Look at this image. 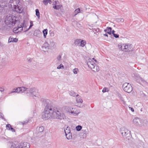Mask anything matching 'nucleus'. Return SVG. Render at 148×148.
Segmentation results:
<instances>
[{"instance_id":"obj_41","label":"nucleus","mask_w":148,"mask_h":148,"mask_svg":"<svg viewBox=\"0 0 148 148\" xmlns=\"http://www.w3.org/2000/svg\"><path fill=\"white\" fill-rule=\"evenodd\" d=\"M57 59L59 61H60L61 60V57L60 55H59L57 57Z\"/></svg>"},{"instance_id":"obj_51","label":"nucleus","mask_w":148,"mask_h":148,"mask_svg":"<svg viewBox=\"0 0 148 148\" xmlns=\"http://www.w3.org/2000/svg\"><path fill=\"white\" fill-rule=\"evenodd\" d=\"M32 60V59H29V60H28V61L29 62H31Z\"/></svg>"},{"instance_id":"obj_15","label":"nucleus","mask_w":148,"mask_h":148,"mask_svg":"<svg viewBox=\"0 0 148 148\" xmlns=\"http://www.w3.org/2000/svg\"><path fill=\"white\" fill-rule=\"evenodd\" d=\"M14 9L16 12L19 13H22L23 11V9L21 6L20 5H18L16 6H14Z\"/></svg>"},{"instance_id":"obj_38","label":"nucleus","mask_w":148,"mask_h":148,"mask_svg":"<svg viewBox=\"0 0 148 148\" xmlns=\"http://www.w3.org/2000/svg\"><path fill=\"white\" fill-rule=\"evenodd\" d=\"M78 70L77 69H74L73 70V73L75 74H77V71H78Z\"/></svg>"},{"instance_id":"obj_29","label":"nucleus","mask_w":148,"mask_h":148,"mask_svg":"<svg viewBox=\"0 0 148 148\" xmlns=\"http://www.w3.org/2000/svg\"><path fill=\"white\" fill-rule=\"evenodd\" d=\"M43 2L45 5H47L48 3H51V0H44Z\"/></svg>"},{"instance_id":"obj_18","label":"nucleus","mask_w":148,"mask_h":148,"mask_svg":"<svg viewBox=\"0 0 148 148\" xmlns=\"http://www.w3.org/2000/svg\"><path fill=\"white\" fill-rule=\"evenodd\" d=\"M18 39L16 38H14L12 37H10L9 38L8 43L10 42H16L18 41Z\"/></svg>"},{"instance_id":"obj_23","label":"nucleus","mask_w":148,"mask_h":148,"mask_svg":"<svg viewBox=\"0 0 148 148\" xmlns=\"http://www.w3.org/2000/svg\"><path fill=\"white\" fill-rule=\"evenodd\" d=\"M92 31L94 32L95 34H96L97 35H98V34H99V32H100V29L98 28L92 29Z\"/></svg>"},{"instance_id":"obj_30","label":"nucleus","mask_w":148,"mask_h":148,"mask_svg":"<svg viewBox=\"0 0 148 148\" xmlns=\"http://www.w3.org/2000/svg\"><path fill=\"white\" fill-rule=\"evenodd\" d=\"M81 40L80 39H76L74 42L75 45L77 46L80 43Z\"/></svg>"},{"instance_id":"obj_28","label":"nucleus","mask_w":148,"mask_h":148,"mask_svg":"<svg viewBox=\"0 0 148 148\" xmlns=\"http://www.w3.org/2000/svg\"><path fill=\"white\" fill-rule=\"evenodd\" d=\"M64 130L65 135L71 133L70 128L69 127H67L66 129Z\"/></svg>"},{"instance_id":"obj_34","label":"nucleus","mask_w":148,"mask_h":148,"mask_svg":"<svg viewBox=\"0 0 148 148\" xmlns=\"http://www.w3.org/2000/svg\"><path fill=\"white\" fill-rule=\"evenodd\" d=\"M64 65L62 64H61L60 65L58 66L57 67V69H64Z\"/></svg>"},{"instance_id":"obj_1","label":"nucleus","mask_w":148,"mask_h":148,"mask_svg":"<svg viewBox=\"0 0 148 148\" xmlns=\"http://www.w3.org/2000/svg\"><path fill=\"white\" fill-rule=\"evenodd\" d=\"M25 92L27 95L34 97H37L38 95V90L34 88H27L24 87H20L16 88H14L12 91L9 93V94L17 92L22 93Z\"/></svg>"},{"instance_id":"obj_45","label":"nucleus","mask_w":148,"mask_h":148,"mask_svg":"<svg viewBox=\"0 0 148 148\" xmlns=\"http://www.w3.org/2000/svg\"><path fill=\"white\" fill-rule=\"evenodd\" d=\"M28 121H24L23 123V125H24L25 124L27 123Z\"/></svg>"},{"instance_id":"obj_52","label":"nucleus","mask_w":148,"mask_h":148,"mask_svg":"<svg viewBox=\"0 0 148 148\" xmlns=\"http://www.w3.org/2000/svg\"><path fill=\"white\" fill-rule=\"evenodd\" d=\"M103 36H106L108 37V35L107 34H103Z\"/></svg>"},{"instance_id":"obj_3","label":"nucleus","mask_w":148,"mask_h":148,"mask_svg":"<svg viewBox=\"0 0 148 148\" xmlns=\"http://www.w3.org/2000/svg\"><path fill=\"white\" fill-rule=\"evenodd\" d=\"M52 106L50 104H47L44 112L42 113V117L44 120H47L52 116Z\"/></svg>"},{"instance_id":"obj_4","label":"nucleus","mask_w":148,"mask_h":148,"mask_svg":"<svg viewBox=\"0 0 148 148\" xmlns=\"http://www.w3.org/2000/svg\"><path fill=\"white\" fill-rule=\"evenodd\" d=\"M64 110L66 112L74 116H77L80 113V112L76 108L69 106H65Z\"/></svg>"},{"instance_id":"obj_8","label":"nucleus","mask_w":148,"mask_h":148,"mask_svg":"<svg viewBox=\"0 0 148 148\" xmlns=\"http://www.w3.org/2000/svg\"><path fill=\"white\" fill-rule=\"evenodd\" d=\"M121 132L122 136L124 138L129 139V137H130V132L127 129L122 127L121 128Z\"/></svg>"},{"instance_id":"obj_32","label":"nucleus","mask_w":148,"mask_h":148,"mask_svg":"<svg viewBox=\"0 0 148 148\" xmlns=\"http://www.w3.org/2000/svg\"><path fill=\"white\" fill-rule=\"evenodd\" d=\"M61 6L60 5H56L54 6H53V8L55 9L58 10L60 8Z\"/></svg>"},{"instance_id":"obj_6","label":"nucleus","mask_w":148,"mask_h":148,"mask_svg":"<svg viewBox=\"0 0 148 148\" xmlns=\"http://www.w3.org/2000/svg\"><path fill=\"white\" fill-rule=\"evenodd\" d=\"M133 122L135 125L139 127L145 126L148 123L147 120H143L138 118H134L133 120Z\"/></svg>"},{"instance_id":"obj_35","label":"nucleus","mask_w":148,"mask_h":148,"mask_svg":"<svg viewBox=\"0 0 148 148\" xmlns=\"http://www.w3.org/2000/svg\"><path fill=\"white\" fill-rule=\"evenodd\" d=\"M49 34L51 36L53 37L54 36L55 34L54 31L52 30L49 31Z\"/></svg>"},{"instance_id":"obj_44","label":"nucleus","mask_w":148,"mask_h":148,"mask_svg":"<svg viewBox=\"0 0 148 148\" xmlns=\"http://www.w3.org/2000/svg\"><path fill=\"white\" fill-rule=\"evenodd\" d=\"M11 130L13 132H15V130H14V129L12 127H11L10 128V130Z\"/></svg>"},{"instance_id":"obj_55","label":"nucleus","mask_w":148,"mask_h":148,"mask_svg":"<svg viewBox=\"0 0 148 148\" xmlns=\"http://www.w3.org/2000/svg\"><path fill=\"white\" fill-rule=\"evenodd\" d=\"M3 46V45L0 42V46Z\"/></svg>"},{"instance_id":"obj_22","label":"nucleus","mask_w":148,"mask_h":148,"mask_svg":"<svg viewBox=\"0 0 148 148\" xmlns=\"http://www.w3.org/2000/svg\"><path fill=\"white\" fill-rule=\"evenodd\" d=\"M124 45L125 44H123L121 43L119 44L118 46V47L120 50L124 51Z\"/></svg>"},{"instance_id":"obj_2","label":"nucleus","mask_w":148,"mask_h":148,"mask_svg":"<svg viewBox=\"0 0 148 148\" xmlns=\"http://www.w3.org/2000/svg\"><path fill=\"white\" fill-rule=\"evenodd\" d=\"M52 118L54 119L62 120L65 118V116L59 109L52 106Z\"/></svg>"},{"instance_id":"obj_26","label":"nucleus","mask_w":148,"mask_h":148,"mask_svg":"<svg viewBox=\"0 0 148 148\" xmlns=\"http://www.w3.org/2000/svg\"><path fill=\"white\" fill-rule=\"evenodd\" d=\"M80 12V10L79 8H78L76 9L74 12H73V14H74V16L76 15L78 13H79Z\"/></svg>"},{"instance_id":"obj_53","label":"nucleus","mask_w":148,"mask_h":148,"mask_svg":"<svg viewBox=\"0 0 148 148\" xmlns=\"http://www.w3.org/2000/svg\"><path fill=\"white\" fill-rule=\"evenodd\" d=\"M120 21L121 22H123L124 21V19L123 18H121Z\"/></svg>"},{"instance_id":"obj_49","label":"nucleus","mask_w":148,"mask_h":148,"mask_svg":"<svg viewBox=\"0 0 148 148\" xmlns=\"http://www.w3.org/2000/svg\"><path fill=\"white\" fill-rule=\"evenodd\" d=\"M3 90H4V89L3 88H0V91H1L2 92V91H3Z\"/></svg>"},{"instance_id":"obj_40","label":"nucleus","mask_w":148,"mask_h":148,"mask_svg":"<svg viewBox=\"0 0 148 148\" xmlns=\"http://www.w3.org/2000/svg\"><path fill=\"white\" fill-rule=\"evenodd\" d=\"M36 12V15H40V13L39 12V10L38 9H36L35 10Z\"/></svg>"},{"instance_id":"obj_13","label":"nucleus","mask_w":148,"mask_h":148,"mask_svg":"<svg viewBox=\"0 0 148 148\" xmlns=\"http://www.w3.org/2000/svg\"><path fill=\"white\" fill-rule=\"evenodd\" d=\"M19 2V0H10L9 2L10 7L14 8V6H16L18 5Z\"/></svg>"},{"instance_id":"obj_9","label":"nucleus","mask_w":148,"mask_h":148,"mask_svg":"<svg viewBox=\"0 0 148 148\" xmlns=\"http://www.w3.org/2000/svg\"><path fill=\"white\" fill-rule=\"evenodd\" d=\"M122 88L125 91L128 93L131 92L132 90V88L131 84L127 83H124L123 85Z\"/></svg>"},{"instance_id":"obj_16","label":"nucleus","mask_w":148,"mask_h":148,"mask_svg":"<svg viewBox=\"0 0 148 148\" xmlns=\"http://www.w3.org/2000/svg\"><path fill=\"white\" fill-rule=\"evenodd\" d=\"M30 144L27 142L21 143L18 148H29L30 147Z\"/></svg>"},{"instance_id":"obj_37","label":"nucleus","mask_w":148,"mask_h":148,"mask_svg":"<svg viewBox=\"0 0 148 148\" xmlns=\"http://www.w3.org/2000/svg\"><path fill=\"white\" fill-rule=\"evenodd\" d=\"M109 91V89L108 88L106 87H105L103 88L102 90V92L103 93L105 92H108Z\"/></svg>"},{"instance_id":"obj_31","label":"nucleus","mask_w":148,"mask_h":148,"mask_svg":"<svg viewBox=\"0 0 148 148\" xmlns=\"http://www.w3.org/2000/svg\"><path fill=\"white\" fill-rule=\"evenodd\" d=\"M43 33L44 37L45 38H46V35L47 34V29H44L43 31Z\"/></svg>"},{"instance_id":"obj_5","label":"nucleus","mask_w":148,"mask_h":148,"mask_svg":"<svg viewBox=\"0 0 148 148\" xmlns=\"http://www.w3.org/2000/svg\"><path fill=\"white\" fill-rule=\"evenodd\" d=\"M86 63L88 67L90 68L92 71L95 72H97L99 71V67L96 66V64L92 59L88 58L86 60Z\"/></svg>"},{"instance_id":"obj_36","label":"nucleus","mask_w":148,"mask_h":148,"mask_svg":"<svg viewBox=\"0 0 148 148\" xmlns=\"http://www.w3.org/2000/svg\"><path fill=\"white\" fill-rule=\"evenodd\" d=\"M76 101L77 103H82L83 102V100L82 99L76 98Z\"/></svg>"},{"instance_id":"obj_56","label":"nucleus","mask_w":148,"mask_h":148,"mask_svg":"<svg viewBox=\"0 0 148 148\" xmlns=\"http://www.w3.org/2000/svg\"><path fill=\"white\" fill-rule=\"evenodd\" d=\"M92 60H94V61H95L96 62H97V60H96L95 59V58H92Z\"/></svg>"},{"instance_id":"obj_27","label":"nucleus","mask_w":148,"mask_h":148,"mask_svg":"<svg viewBox=\"0 0 148 148\" xmlns=\"http://www.w3.org/2000/svg\"><path fill=\"white\" fill-rule=\"evenodd\" d=\"M118 97L120 98V99L123 102V103L124 104H125V102L124 101V99L122 96L120 94H118Z\"/></svg>"},{"instance_id":"obj_43","label":"nucleus","mask_w":148,"mask_h":148,"mask_svg":"<svg viewBox=\"0 0 148 148\" xmlns=\"http://www.w3.org/2000/svg\"><path fill=\"white\" fill-rule=\"evenodd\" d=\"M113 35L114 36V37L116 38H117L119 37V35L118 34H113Z\"/></svg>"},{"instance_id":"obj_48","label":"nucleus","mask_w":148,"mask_h":148,"mask_svg":"<svg viewBox=\"0 0 148 148\" xmlns=\"http://www.w3.org/2000/svg\"><path fill=\"white\" fill-rule=\"evenodd\" d=\"M30 23H31L30 25V26H29V28H30L31 27H32L33 26V24L31 22H30Z\"/></svg>"},{"instance_id":"obj_14","label":"nucleus","mask_w":148,"mask_h":148,"mask_svg":"<svg viewBox=\"0 0 148 148\" xmlns=\"http://www.w3.org/2000/svg\"><path fill=\"white\" fill-rule=\"evenodd\" d=\"M135 80L138 83L142 85H143L142 84H147L146 82L144 81L140 76H138L135 78Z\"/></svg>"},{"instance_id":"obj_25","label":"nucleus","mask_w":148,"mask_h":148,"mask_svg":"<svg viewBox=\"0 0 148 148\" xmlns=\"http://www.w3.org/2000/svg\"><path fill=\"white\" fill-rule=\"evenodd\" d=\"M66 137V138L68 140H70L72 138V134L71 133H69V134H66L65 135Z\"/></svg>"},{"instance_id":"obj_21","label":"nucleus","mask_w":148,"mask_h":148,"mask_svg":"<svg viewBox=\"0 0 148 148\" xmlns=\"http://www.w3.org/2000/svg\"><path fill=\"white\" fill-rule=\"evenodd\" d=\"M69 93L70 95L74 97H77V96L79 95L78 94H77L75 92L72 90L69 92Z\"/></svg>"},{"instance_id":"obj_24","label":"nucleus","mask_w":148,"mask_h":148,"mask_svg":"<svg viewBox=\"0 0 148 148\" xmlns=\"http://www.w3.org/2000/svg\"><path fill=\"white\" fill-rule=\"evenodd\" d=\"M80 46L84 47L86 44V42L85 40H81Z\"/></svg>"},{"instance_id":"obj_57","label":"nucleus","mask_w":148,"mask_h":148,"mask_svg":"<svg viewBox=\"0 0 148 148\" xmlns=\"http://www.w3.org/2000/svg\"><path fill=\"white\" fill-rule=\"evenodd\" d=\"M51 43H52V44H54V42H51Z\"/></svg>"},{"instance_id":"obj_20","label":"nucleus","mask_w":148,"mask_h":148,"mask_svg":"<svg viewBox=\"0 0 148 148\" xmlns=\"http://www.w3.org/2000/svg\"><path fill=\"white\" fill-rule=\"evenodd\" d=\"M112 28L110 27H107L106 28L104 29V31L110 35L111 34Z\"/></svg>"},{"instance_id":"obj_54","label":"nucleus","mask_w":148,"mask_h":148,"mask_svg":"<svg viewBox=\"0 0 148 148\" xmlns=\"http://www.w3.org/2000/svg\"><path fill=\"white\" fill-rule=\"evenodd\" d=\"M37 17H38V19H40V15H37L36 16Z\"/></svg>"},{"instance_id":"obj_12","label":"nucleus","mask_w":148,"mask_h":148,"mask_svg":"<svg viewBox=\"0 0 148 148\" xmlns=\"http://www.w3.org/2000/svg\"><path fill=\"white\" fill-rule=\"evenodd\" d=\"M133 50V47L131 44H125L124 51L125 52L132 51Z\"/></svg>"},{"instance_id":"obj_39","label":"nucleus","mask_w":148,"mask_h":148,"mask_svg":"<svg viewBox=\"0 0 148 148\" xmlns=\"http://www.w3.org/2000/svg\"><path fill=\"white\" fill-rule=\"evenodd\" d=\"M11 127V126L10 124H7L6 125V129L8 130H10V129Z\"/></svg>"},{"instance_id":"obj_42","label":"nucleus","mask_w":148,"mask_h":148,"mask_svg":"<svg viewBox=\"0 0 148 148\" xmlns=\"http://www.w3.org/2000/svg\"><path fill=\"white\" fill-rule=\"evenodd\" d=\"M0 117L1 118H2L3 119L5 120V119L3 117V114L0 112Z\"/></svg>"},{"instance_id":"obj_58","label":"nucleus","mask_w":148,"mask_h":148,"mask_svg":"<svg viewBox=\"0 0 148 148\" xmlns=\"http://www.w3.org/2000/svg\"><path fill=\"white\" fill-rule=\"evenodd\" d=\"M55 3H56V2L55 1Z\"/></svg>"},{"instance_id":"obj_33","label":"nucleus","mask_w":148,"mask_h":148,"mask_svg":"<svg viewBox=\"0 0 148 148\" xmlns=\"http://www.w3.org/2000/svg\"><path fill=\"white\" fill-rule=\"evenodd\" d=\"M82 128V126L80 125H78L76 127V129L77 131H80L81 130Z\"/></svg>"},{"instance_id":"obj_46","label":"nucleus","mask_w":148,"mask_h":148,"mask_svg":"<svg viewBox=\"0 0 148 148\" xmlns=\"http://www.w3.org/2000/svg\"><path fill=\"white\" fill-rule=\"evenodd\" d=\"M129 108L130 109V110H131V111L132 112H134V109L133 108L130 107H129Z\"/></svg>"},{"instance_id":"obj_10","label":"nucleus","mask_w":148,"mask_h":148,"mask_svg":"<svg viewBox=\"0 0 148 148\" xmlns=\"http://www.w3.org/2000/svg\"><path fill=\"white\" fill-rule=\"evenodd\" d=\"M5 22L12 25H14L16 23V20L15 17L9 16L5 21Z\"/></svg>"},{"instance_id":"obj_7","label":"nucleus","mask_w":148,"mask_h":148,"mask_svg":"<svg viewBox=\"0 0 148 148\" xmlns=\"http://www.w3.org/2000/svg\"><path fill=\"white\" fill-rule=\"evenodd\" d=\"M44 130L43 126H41L37 127L36 129V132L34 133V138H38L40 137L42 135L43 132Z\"/></svg>"},{"instance_id":"obj_59","label":"nucleus","mask_w":148,"mask_h":148,"mask_svg":"<svg viewBox=\"0 0 148 148\" xmlns=\"http://www.w3.org/2000/svg\"><path fill=\"white\" fill-rule=\"evenodd\" d=\"M19 29H18V30ZM17 30V29H16V30Z\"/></svg>"},{"instance_id":"obj_47","label":"nucleus","mask_w":148,"mask_h":148,"mask_svg":"<svg viewBox=\"0 0 148 148\" xmlns=\"http://www.w3.org/2000/svg\"><path fill=\"white\" fill-rule=\"evenodd\" d=\"M37 32L36 31H35L34 33V35L35 36H37Z\"/></svg>"},{"instance_id":"obj_19","label":"nucleus","mask_w":148,"mask_h":148,"mask_svg":"<svg viewBox=\"0 0 148 148\" xmlns=\"http://www.w3.org/2000/svg\"><path fill=\"white\" fill-rule=\"evenodd\" d=\"M10 148H16L17 146V143L16 142H11L9 145Z\"/></svg>"},{"instance_id":"obj_11","label":"nucleus","mask_w":148,"mask_h":148,"mask_svg":"<svg viewBox=\"0 0 148 148\" xmlns=\"http://www.w3.org/2000/svg\"><path fill=\"white\" fill-rule=\"evenodd\" d=\"M27 24L25 23V22L24 21L23 23H22L21 25L18 26V27L17 29H20L19 31H20L23 30L24 32H26L29 29V28H27Z\"/></svg>"},{"instance_id":"obj_17","label":"nucleus","mask_w":148,"mask_h":148,"mask_svg":"<svg viewBox=\"0 0 148 148\" xmlns=\"http://www.w3.org/2000/svg\"><path fill=\"white\" fill-rule=\"evenodd\" d=\"M49 48V45L47 42H45L42 47V49L43 51H45L46 50H48Z\"/></svg>"},{"instance_id":"obj_50","label":"nucleus","mask_w":148,"mask_h":148,"mask_svg":"<svg viewBox=\"0 0 148 148\" xmlns=\"http://www.w3.org/2000/svg\"><path fill=\"white\" fill-rule=\"evenodd\" d=\"M114 32H115L114 31V30H112L111 31V34L112 33L113 34H113H114Z\"/></svg>"}]
</instances>
